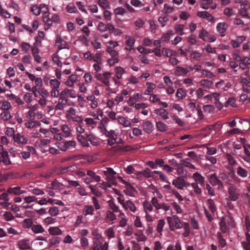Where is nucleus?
<instances>
[{
    "mask_svg": "<svg viewBox=\"0 0 250 250\" xmlns=\"http://www.w3.org/2000/svg\"><path fill=\"white\" fill-rule=\"evenodd\" d=\"M208 32L204 29H202L199 33V38L203 40H205V38L208 37Z\"/></svg>",
    "mask_w": 250,
    "mask_h": 250,
    "instance_id": "obj_63",
    "label": "nucleus"
},
{
    "mask_svg": "<svg viewBox=\"0 0 250 250\" xmlns=\"http://www.w3.org/2000/svg\"><path fill=\"white\" fill-rule=\"evenodd\" d=\"M65 92V95H68L70 98H75L76 97L75 91L73 89H65L62 90Z\"/></svg>",
    "mask_w": 250,
    "mask_h": 250,
    "instance_id": "obj_32",
    "label": "nucleus"
},
{
    "mask_svg": "<svg viewBox=\"0 0 250 250\" xmlns=\"http://www.w3.org/2000/svg\"><path fill=\"white\" fill-rule=\"evenodd\" d=\"M65 92L62 91L59 94V99L58 103L55 107V110H62L64 106L68 102L67 99L65 98Z\"/></svg>",
    "mask_w": 250,
    "mask_h": 250,
    "instance_id": "obj_1",
    "label": "nucleus"
},
{
    "mask_svg": "<svg viewBox=\"0 0 250 250\" xmlns=\"http://www.w3.org/2000/svg\"><path fill=\"white\" fill-rule=\"evenodd\" d=\"M14 141L18 144H25L28 141V139L24 135H21L20 133H17L14 135Z\"/></svg>",
    "mask_w": 250,
    "mask_h": 250,
    "instance_id": "obj_7",
    "label": "nucleus"
},
{
    "mask_svg": "<svg viewBox=\"0 0 250 250\" xmlns=\"http://www.w3.org/2000/svg\"><path fill=\"white\" fill-rule=\"evenodd\" d=\"M18 245L19 248L21 250H27L31 249V247L29 243V240H28L23 239L19 241Z\"/></svg>",
    "mask_w": 250,
    "mask_h": 250,
    "instance_id": "obj_10",
    "label": "nucleus"
},
{
    "mask_svg": "<svg viewBox=\"0 0 250 250\" xmlns=\"http://www.w3.org/2000/svg\"><path fill=\"white\" fill-rule=\"evenodd\" d=\"M19 189L20 187H9L7 189V193H8V195L9 194L14 195H19Z\"/></svg>",
    "mask_w": 250,
    "mask_h": 250,
    "instance_id": "obj_15",
    "label": "nucleus"
},
{
    "mask_svg": "<svg viewBox=\"0 0 250 250\" xmlns=\"http://www.w3.org/2000/svg\"><path fill=\"white\" fill-rule=\"evenodd\" d=\"M228 28V25L225 22H219L217 24L216 29L218 32L221 34L222 37L225 36L224 33Z\"/></svg>",
    "mask_w": 250,
    "mask_h": 250,
    "instance_id": "obj_8",
    "label": "nucleus"
},
{
    "mask_svg": "<svg viewBox=\"0 0 250 250\" xmlns=\"http://www.w3.org/2000/svg\"><path fill=\"white\" fill-rule=\"evenodd\" d=\"M137 49L141 53H144L145 54L151 53L154 51L150 49H146L142 46L138 47Z\"/></svg>",
    "mask_w": 250,
    "mask_h": 250,
    "instance_id": "obj_41",
    "label": "nucleus"
},
{
    "mask_svg": "<svg viewBox=\"0 0 250 250\" xmlns=\"http://www.w3.org/2000/svg\"><path fill=\"white\" fill-rule=\"evenodd\" d=\"M193 178L195 180V182L199 184L201 186H204L205 184V178L203 177L198 172H195L193 174Z\"/></svg>",
    "mask_w": 250,
    "mask_h": 250,
    "instance_id": "obj_11",
    "label": "nucleus"
},
{
    "mask_svg": "<svg viewBox=\"0 0 250 250\" xmlns=\"http://www.w3.org/2000/svg\"><path fill=\"white\" fill-rule=\"evenodd\" d=\"M232 57L233 59L236 61H239L241 60V56L239 55V51L238 50H235L234 51L232 54Z\"/></svg>",
    "mask_w": 250,
    "mask_h": 250,
    "instance_id": "obj_50",
    "label": "nucleus"
},
{
    "mask_svg": "<svg viewBox=\"0 0 250 250\" xmlns=\"http://www.w3.org/2000/svg\"><path fill=\"white\" fill-rule=\"evenodd\" d=\"M64 142L67 150L74 147L76 146V142L74 141H64Z\"/></svg>",
    "mask_w": 250,
    "mask_h": 250,
    "instance_id": "obj_44",
    "label": "nucleus"
},
{
    "mask_svg": "<svg viewBox=\"0 0 250 250\" xmlns=\"http://www.w3.org/2000/svg\"><path fill=\"white\" fill-rule=\"evenodd\" d=\"M174 223L176 229H181L183 227V224L180 221L179 217L175 215L173 216Z\"/></svg>",
    "mask_w": 250,
    "mask_h": 250,
    "instance_id": "obj_29",
    "label": "nucleus"
},
{
    "mask_svg": "<svg viewBox=\"0 0 250 250\" xmlns=\"http://www.w3.org/2000/svg\"><path fill=\"white\" fill-rule=\"evenodd\" d=\"M11 108V105L10 103L7 101H4L3 102L1 106V109L3 110H8V109Z\"/></svg>",
    "mask_w": 250,
    "mask_h": 250,
    "instance_id": "obj_60",
    "label": "nucleus"
},
{
    "mask_svg": "<svg viewBox=\"0 0 250 250\" xmlns=\"http://www.w3.org/2000/svg\"><path fill=\"white\" fill-rule=\"evenodd\" d=\"M31 11L35 15H39L41 13V9L39 8V7H38L37 5H33L31 7Z\"/></svg>",
    "mask_w": 250,
    "mask_h": 250,
    "instance_id": "obj_55",
    "label": "nucleus"
},
{
    "mask_svg": "<svg viewBox=\"0 0 250 250\" xmlns=\"http://www.w3.org/2000/svg\"><path fill=\"white\" fill-rule=\"evenodd\" d=\"M235 98L234 97L229 98V99L225 102V106L229 107V106H234L235 104Z\"/></svg>",
    "mask_w": 250,
    "mask_h": 250,
    "instance_id": "obj_33",
    "label": "nucleus"
},
{
    "mask_svg": "<svg viewBox=\"0 0 250 250\" xmlns=\"http://www.w3.org/2000/svg\"><path fill=\"white\" fill-rule=\"evenodd\" d=\"M59 209L58 208V207H51L50 208V209H49L48 210V212L49 213L52 215V216H56L58 215V214L59 213Z\"/></svg>",
    "mask_w": 250,
    "mask_h": 250,
    "instance_id": "obj_42",
    "label": "nucleus"
},
{
    "mask_svg": "<svg viewBox=\"0 0 250 250\" xmlns=\"http://www.w3.org/2000/svg\"><path fill=\"white\" fill-rule=\"evenodd\" d=\"M218 177L219 179L224 181L226 183L229 184L230 179L229 176L225 173H220L219 174Z\"/></svg>",
    "mask_w": 250,
    "mask_h": 250,
    "instance_id": "obj_34",
    "label": "nucleus"
},
{
    "mask_svg": "<svg viewBox=\"0 0 250 250\" xmlns=\"http://www.w3.org/2000/svg\"><path fill=\"white\" fill-rule=\"evenodd\" d=\"M104 173L108 178H115L114 176L116 174V172L111 167H107L106 170L104 171Z\"/></svg>",
    "mask_w": 250,
    "mask_h": 250,
    "instance_id": "obj_16",
    "label": "nucleus"
},
{
    "mask_svg": "<svg viewBox=\"0 0 250 250\" xmlns=\"http://www.w3.org/2000/svg\"><path fill=\"white\" fill-rule=\"evenodd\" d=\"M33 224V221L31 218H26L23 220L22 222V227L24 228H29L32 227Z\"/></svg>",
    "mask_w": 250,
    "mask_h": 250,
    "instance_id": "obj_25",
    "label": "nucleus"
},
{
    "mask_svg": "<svg viewBox=\"0 0 250 250\" xmlns=\"http://www.w3.org/2000/svg\"><path fill=\"white\" fill-rule=\"evenodd\" d=\"M98 3L104 9L110 8L109 3L107 0H99Z\"/></svg>",
    "mask_w": 250,
    "mask_h": 250,
    "instance_id": "obj_26",
    "label": "nucleus"
},
{
    "mask_svg": "<svg viewBox=\"0 0 250 250\" xmlns=\"http://www.w3.org/2000/svg\"><path fill=\"white\" fill-rule=\"evenodd\" d=\"M0 157H1L2 162L6 166L10 165L11 162L9 158V154L7 151L2 152Z\"/></svg>",
    "mask_w": 250,
    "mask_h": 250,
    "instance_id": "obj_12",
    "label": "nucleus"
},
{
    "mask_svg": "<svg viewBox=\"0 0 250 250\" xmlns=\"http://www.w3.org/2000/svg\"><path fill=\"white\" fill-rule=\"evenodd\" d=\"M48 231L50 234L53 235H61L62 233V231L57 227L50 228Z\"/></svg>",
    "mask_w": 250,
    "mask_h": 250,
    "instance_id": "obj_21",
    "label": "nucleus"
},
{
    "mask_svg": "<svg viewBox=\"0 0 250 250\" xmlns=\"http://www.w3.org/2000/svg\"><path fill=\"white\" fill-rule=\"evenodd\" d=\"M155 114L160 115L162 117L164 120L168 119V113L165 109L162 108L159 109H156L154 111Z\"/></svg>",
    "mask_w": 250,
    "mask_h": 250,
    "instance_id": "obj_13",
    "label": "nucleus"
},
{
    "mask_svg": "<svg viewBox=\"0 0 250 250\" xmlns=\"http://www.w3.org/2000/svg\"><path fill=\"white\" fill-rule=\"evenodd\" d=\"M237 173L242 178H245L248 176L247 171L241 167H238L237 168Z\"/></svg>",
    "mask_w": 250,
    "mask_h": 250,
    "instance_id": "obj_22",
    "label": "nucleus"
},
{
    "mask_svg": "<svg viewBox=\"0 0 250 250\" xmlns=\"http://www.w3.org/2000/svg\"><path fill=\"white\" fill-rule=\"evenodd\" d=\"M24 200L28 204L37 201V198L34 196L25 197L24 198Z\"/></svg>",
    "mask_w": 250,
    "mask_h": 250,
    "instance_id": "obj_54",
    "label": "nucleus"
},
{
    "mask_svg": "<svg viewBox=\"0 0 250 250\" xmlns=\"http://www.w3.org/2000/svg\"><path fill=\"white\" fill-rule=\"evenodd\" d=\"M156 125L158 130L161 132H164L167 130V126L162 122H157Z\"/></svg>",
    "mask_w": 250,
    "mask_h": 250,
    "instance_id": "obj_20",
    "label": "nucleus"
},
{
    "mask_svg": "<svg viewBox=\"0 0 250 250\" xmlns=\"http://www.w3.org/2000/svg\"><path fill=\"white\" fill-rule=\"evenodd\" d=\"M60 84V82L56 79H51L50 80V84L52 89H58Z\"/></svg>",
    "mask_w": 250,
    "mask_h": 250,
    "instance_id": "obj_28",
    "label": "nucleus"
},
{
    "mask_svg": "<svg viewBox=\"0 0 250 250\" xmlns=\"http://www.w3.org/2000/svg\"><path fill=\"white\" fill-rule=\"evenodd\" d=\"M173 120L175 121V123L177 124L180 126H184L185 125V123L184 121L181 120L180 118H179L177 116L173 115L172 117Z\"/></svg>",
    "mask_w": 250,
    "mask_h": 250,
    "instance_id": "obj_48",
    "label": "nucleus"
},
{
    "mask_svg": "<svg viewBox=\"0 0 250 250\" xmlns=\"http://www.w3.org/2000/svg\"><path fill=\"white\" fill-rule=\"evenodd\" d=\"M141 172H142L143 176L146 178L154 177L153 175L152 174L151 171L149 168H146L144 171Z\"/></svg>",
    "mask_w": 250,
    "mask_h": 250,
    "instance_id": "obj_38",
    "label": "nucleus"
},
{
    "mask_svg": "<svg viewBox=\"0 0 250 250\" xmlns=\"http://www.w3.org/2000/svg\"><path fill=\"white\" fill-rule=\"evenodd\" d=\"M176 32L180 35L182 36L184 34L183 32L184 29V25L183 24H176L174 27Z\"/></svg>",
    "mask_w": 250,
    "mask_h": 250,
    "instance_id": "obj_31",
    "label": "nucleus"
},
{
    "mask_svg": "<svg viewBox=\"0 0 250 250\" xmlns=\"http://www.w3.org/2000/svg\"><path fill=\"white\" fill-rule=\"evenodd\" d=\"M94 208L91 205H87L85 206V210L83 212L84 215H93Z\"/></svg>",
    "mask_w": 250,
    "mask_h": 250,
    "instance_id": "obj_27",
    "label": "nucleus"
},
{
    "mask_svg": "<svg viewBox=\"0 0 250 250\" xmlns=\"http://www.w3.org/2000/svg\"><path fill=\"white\" fill-rule=\"evenodd\" d=\"M125 10L122 7H117L114 10V13L116 15H122L125 13Z\"/></svg>",
    "mask_w": 250,
    "mask_h": 250,
    "instance_id": "obj_64",
    "label": "nucleus"
},
{
    "mask_svg": "<svg viewBox=\"0 0 250 250\" xmlns=\"http://www.w3.org/2000/svg\"><path fill=\"white\" fill-rule=\"evenodd\" d=\"M93 247L92 250H99L101 245L103 243V238L101 236H97L93 239Z\"/></svg>",
    "mask_w": 250,
    "mask_h": 250,
    "instance_id": "obj_6",
    "label": "nucleus"
},
{
    "mask_svg": "<svg viewBox=\"0 0 250 250\" xmlns=\"http://www.w3.org/2000/svg\"><path fill=\"white\" fill-rule=\"evenodd\" d=\"M124 207L126 209H127L128 208H129L130 210L133 212H134L136 210L135 206L130 200H127L125 202V204H124Z\"/></svg>",
    "mask_w": 250,
    "mask_h": 250,
    "instance_id": "obj_24",
    "label": "nucleus"
},
{
    "mask_svg": "<svg viewBox=\"0 0 250 250\" xmlns=\"http://www.w3.org/2000/svg\"><path fill=\"white\" fill-rule=\"evenodd\" d=\"M201 84L203 86L209 88L211 86L212 84V82L208 80H203L201 81Z\"/></svg>",
    "mask_w": 250,
    "mask_h": 250,
    "instance_id": "obj_51",
    "label": "nucleus"
},
{
    "mask_svg": "<svg viewBox=\"0 0 250 250\" xmlns=\"http://www.w3.org/2000/svg\"><path fill=\"white\" fill-rule=\"evenodd\" d=\"M188 41L191 44H195L197 42L196 38L195 35L191 34L188 39Z\"/></svg>",
    "mask_w": 250,
    "mask_h": 250,
    "instance_id": "obj_61",
    "label": "nucleus"
},
{
    "mask_svg": "<svg viewBox=\"0 0 250 250\" xmlns=\"http://www.w3.org/2000/svg\"><path fill=\"white\" fill-rule=\"evenodd\" d=\"M209 183L213 186L218 185L219 187H223L222 182L217 178L215 174H211L209 178Z\"/></svg>",
    "mask_w": 250,
    "mask_h": 250,
    "instance_id": "obj_5",
    "label": "nucleus"
},
{
    "mask_svg": "<svg viewBox=\"0 0 250 250\" xmlns=\"http://www.w3.org/2000/svg\"><path fill=\"white\" fill-rule=\"evenodd\" d=\"M3 218L6 221H9L13 220L15 217L11 212L8 211L4 213Z\"/></svg>",
    "mask_w": 250,
    "mask_h": 250,
    "instance_id": "obj_40",
    "label": "nucleus"
},
{
    "mask_svg": "<svg viewBox=\"0 0 250 250\" xmlns=\"http://www.w3.org/2000/svg\"><path fill=\"white\" fill-rule=\"evenodd\" d=\"M1 118L4 121H8L11 118L10 112L8 110H5L0 114Z\"/></svg>",
    "mask_w": 250,
    "mask_h": 250,
    "instance_id": "obj_37",
    "label": "nucleus"
},
{
    "mask_svg": "<svg viewBox=\"0 0 250 250\" xmlns=\"http://www.w3.org/2000/svg\"><path fill=\"white\" fill-rule=\"evenodd\" d=\"M220 229L223 233L227 232V228L226 226V223L225 220H221L220 222Z\"/></svg>",
    "mask_w": 250,
    "mask_h": 250,
    "instance_id": "obj_58",
    "label": "nucleus"
},
{
    "mask_svg": "<svg viewBox=\"0 0 250 250\" xmlns=\"http://www.w3.org/2000/svg\"><path fill=\"white\" fill-rule=\"evenodd\" d=\"M188 71L189 70H187L182 67L177 66L176 68L175 74L178 76L183 75H186Z\"/></svg>",
    "mask_w": 250,
    "mask_h": 250,
    "instance_id": "obj_17",
    "label": "nucleus"
},
{
    "mask_svg": "<svg viewBox=\"0 0 250 250\" xmlns=\"http://www.w3.org/2000/svg\"><path fill=\"white\" fill-rule=\"evenodd\" d=\"M165 224V222L164 219H160L159 220L157 227V231L161 234V232L163 230V227Z\"/></svg>",
    "mask_w": 250,
    "mask_h": 250,
    "instance_id": "obj_35",
    "label": "nucleus"
},
{
    "mask_svg": "<svg viewBox=\"0 0 250 250\" xmlns=\"http://www.w3.org/2000/svg\"><path fill=\"white\" fill-rule=\"evenodd\" d=\"M228 193L229 199L232 201H236L239 197V193L237 189L232 184H230L228 188Z\"/></svg>",
    "mask_w": 250,
    "mask_h": 250,
    "instance_id": "obj_3",
    "label": "nucleus"
},
{
    "mask_svg": "<svg viewBox=\"0 0 250 250\" xmlns=\"http://www.w3.org/2000/svg\"><path fill=\"white\" fill-rule=\"evenodd\" d=\"M86 138L87 140L89 141L91 144L94 146H96L100 144V141L98 140L97 138L92 134H87Z\"/></svg>",
    "mask_w": 250,
    "mask_h": 250,
    "instance_id": "obj_14",
    "label": "nucleus"
},
{
    "mask_svg": "<svg viewBox=\"0 0 250 250\" xmlns=\"http://www.w3.org/2000/svg\"><path fill=\"white\" fill-rule=\"evenodd\" d=\"M66 10L70 13H73L76 12V7L73 4H69L66 7Z\"/></svg>",
    "mask_w": 250,
    "mask_h": 250,
    "instance_id": "obj_59",
    "label": "nucleus"
},
{
    "mask_svg": "<svg viewBox=\"0 0 250 250\" xmlns=\"http://www.w3.org/2000/svg\"><path fill=\"white\" fill-rule=\"evenodd\" d=\"M32 230L35 233H42L44 231V229L41 225H33Z\"/></svg>",
    "mask_w": 250,
    "mask_h": 250,
    "instance_id": "obj_18",
    "label": "nucleus"
},
{
    "mask_svg": "<svg viewBox=\"0 0 250 250\" xmlns=\"http://www.w3.org/2000/svg\"><path fill=\"white\" fill-rule=\"evenodd\" d=\"M197 16L200 18L206 19L209 21H214L213 17L207 11L198 12L197 13Z\"/></svg>",
    "mask_w": 250,
    "mask_h": 250,
    "instance_id": "obj_9",
    "label": "nucleus"
},
{
    "mask_svg": "<svg viewBox=\"0 0 250 250\" xmlns=\"http://www.w3.org/2000/svg\"><path fill=\"white\" fill-rule=\"evenodd\" d=\"M186 92L183 88L178 89L176 96L179 99H183L186 96Z\"/></svg>",
    "mask_w": 250,
    "mask_h": 250,
    "instance_id": "obj_39",
    "label": "nucleus"
},
{
    "mask_svg": "<svg viewBox=\"0 0 250 250\" xmlns=\"http://www.w3.org/2000/svg\"><path fill=\"white\" fill-rule=\"evenodd\" d=\"M97 29L101 32H104L107 30V25L103 22H100L98 25Z\"/></svg>",
    "mask_w": 250,
    "mask_h": 250,
    "instance_id": "obj_46",
    "label": "nucleus"
},
{
    "mask_svg": "<svg viewBox=\"0 0 250 250\" xmlns=\"http://www.w3.org/2000/svg\"><path fill=\"white\" fill-rule=\"evenodd\" d=\"M190 56L192 58L199 61L202 57V54L198 51H193L191 53Z\"/></svg>",
    "mask_w": 250,
    "mask_h": 250,
    "instance_id": "obj_36",
    "label": "nucleus"
},
{
    "mask_svg": "<svg viewBox=\"0 0 250 250\" xmlns=\"http://www.w3.org/2000/svg\"><path fill=\"white\" fill-rule=\"evenodd\" d=\"M108 203L110 208L113 210V212H117L118 211V207L114 204L112 200H110Z\"/></svg>",
    "mask_w": 250,
    "mask_h": 250,
    "instance_id": "obj_47",
    "label": "nucleus"
},
{
    "mask_svg": "<svg viewBox=\"0 0 250 250\" xmlns=\"http://www.w3.org/2000/svg\"><path fill=\"white\" fill-rule=\"evenodd\" d=\"M102 54L100 53H96L94 56H93V60L98 63H102L101 60Z\"/></svg>",
    "mask_w": 250,
    "mask_h": 250,
    "instance_id": "obj_52",
    "label": "nucleus"
},
{
    "mask_svg": "<svg viewBox=\"0 0 250 250\" xmlns=\"http://www.w3.org/2000/svg\"><path fill=\"white\" fill-rule=\"evenodd\" d=\"M119 122L123 125L125 127H128L131 126V124L130 122L127 120L125 118L123 117H118Z\"/></svg>",
    "mask_w": 250,
    "mask_h": 250,
    "instance_id": "obj_23",
    "label": "nucleus"
},
{
    "mask_svg": "<svg viewBox=\"0 0 250 250\" xmlns=\"http://www.w3.org/2000/svg\"><path fill=\"white\" fill-rule=\"evenodd\" d=\"M172 184L176 188L179 189H183L185 187H187L189 186L188 183H187L184 178L182 176H179L172 181Z\"/></svg>",
    "mask_w": 250,
    "mask_h": 250,
    "instance_id": "obj_2",
    "label": "nucleus"
},
{
    "mask_svg": "<svg viewBox=\"0 0 250 250\" xmlns=\"http://www.w3.org/2000/svg\"><path fill=\"white\" fill-rule=\"evenodd\" d=\"M80 242L81 246L85 249L88 245V239L84 237H83L80 239Z\"/></svg>",
    "mask_w": 250,
    "mask_h": 250,
    "instance_id": "obj_57",
    "label": "nucleus"
},
{
    "mask_svg": "<svg viewBox=\"0 0 250 250\" xmlns=\"http://www.w3.org/2000/svg\"><path fill=\"white\" fill-rule=\"evenodd\" d=\"M106 218L110 221H114L116 219L115 215L109 210L106 212Z\"/></svg>",
    "mask_w": 250,
    "mask_h": 250,
    "instance_id": "obj_45",
    "label": "nucleus"
},
{
    "mask_svg": "<svg viewBox=\"0 0 250 250\" xmlns=\"http://www.w3.org/2000/svg\"><path fill=\"white\" fill-rule=\"evenodd\" d=\"M143 130L148 134H150L153 130V125L150 121L144 122L142 125Z\"/></svg>",
    "mask_w": 250,
    "mask_h": 250,
    "instance_id": "obj_4",
    "label": "nucleus"
},
{
    "mask_svg": "<svg viewBox=\"0 0 250 250\" xmlns=\"http://www.w3.org/2000/svg\"><path fill=\"white\" fill-rule=\"evenodd\" d=\"M38 92L43 98H45L49 95L48 92L43 88H39Z\"/></svg>",
    "mask_w": 250,
    "mask_h": 250,
    "instance_id": "obj_62",
    "label": "nucleus"
},
{
    "mask_svg": "<svg viewBox=\"0 0 250 250\" xmlns=\"http://www.w3.org/2000/svg\"><path fill=\"white\" fill-rule=\"evenodd\" d=\"M208 208L212 214L216 211V208L214 201L211 199H208L207 201Z\"/></svg>",
    "mask_w": 250,
    "mask_h": 250,
    "instance_id": "obj_19",
    "label": "nucleus"
},
{
    "mask_svg": "<svg viewBox=\"0 0 250 250\" xmlns=\"http://www.w3.org/2000/svg\"><path fill=\"white\" fill-rule=\"evenodd\" d=\"M168 21L167 17H160L158 19L159 22L161 23V26L164 27L166 24L167 22Z\"/></svg>",
    "mask_w": 250,
    "mask_h": 250,
    "instance_id": "obj_53",
    "label": "nucleus"
},
{
    "mask_svg": "<svg viewBox=\"0 0 250 250\" xmlns=\"http://www.w3.org/2000/svg\"><path fill=\"white\" fill-rule=\"evenodd\" d=\"M52 60L54 63L57 64L59 66H62V62L59 60V57L56 54L52 55Z\"/></svg>",
    "mask_w": 250,
    "mask_h": 250,
    "instance_id": "obj_56",
    "label": "nucleus"
},
{
    "mask_svg": "<svg viewBox=\"0 0 250 250\" xmlns=\"http://www.w3.org/2000/svg\"><path fill=\"white\" fill-rule=\"evenodd\" d=\"M115 72L116 77L119 80L122 78V76L125 73V70L121 67H117L115 68Z\"/></svg>",
    "mask_w": 250,
    "mask_h": 250,
    "instance_id": "obj_30",
    "label": "nucleus"
},
{
    "mask_svg": "<svg viewBox=\"0 0 250 250\" xmlns=\"http://www.w3.org/2000/svg\"><path fill=\"white\" fill-rule=\"evenodd\" d=\"M77 139H78V141L79 142H80L84 146H86V147L89 146V143L86 141L85 139L83 136H81V135H78L77 136Z\"/></svg>",
    "mask_w": 250,
    "mask_h": 250,
    "instance_id": "obj_43",
    "label": "nucleus"
},
{
    "mask_svg": "<svg viewBox=\"0 0 250 250\" xmlns=\"http://www.w3.org/2000/svg\"><path fill=\"white\" fill-rule=\"evenodd\" d=\"M39 8L41 9V12L42 11L45 15L49 16L48 9L46 5L41 4L39 6Z\"/></svg>",
    "mask_w": 250,
    "mask_h": 250,
    "instance_id": "obj_49",
    "label": "nucleus"
}]
</instances>
